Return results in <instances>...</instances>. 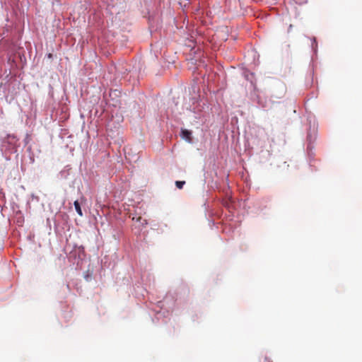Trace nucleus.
<instances>
[{
    "mask_svg": "<svg viewBox=\"0 0 362 362\" xmlns=\"http://www.w3.org/2000/svg\"><path fill=\"white\" fill-rule=\"evenodd\" d=\"M181 136L182 139H185L187 142L192 143V132L187 129H182Z\"/></svg>",
    "mask_w": 362,
    "mask_h": 362,
    "instance_id": "nucleus-1",
    "label": "nucleus"
},
{
    "mask_svg": "<svg viewBox=\"0 0 362 362\" xmlns=\"http://www.w3.org/2000/svg\"><path fill=\"white\" fill-rule=\"evenodd\" d=\"M74 207H75V209H76L77 214L80 216H83V212H82V210H81V208L79 202L78 201H75L74 203Z\"/></svg>",
    "mask_w": 362,
    "mask_h": 362,
    "instance_id": "nucleus-2",
    "label": "nucleus"
},
{
    "mask_svg": "<svg viewBox=\"0 0 362 362\" xmlns=\"http://www.w3.org/2000/svg\"><path fill=\"white\" fill-rule=\"evenodd\" d=\"M132 220H136V221L140 222L142 226L144 227L148 224L147 221L146 219H143L141 216H138L136 218L133 217Z\"/></svg>",
    "mask_w": 362,
    "mask_h": 362,
    "instance_id": "nucleus-3",
    "label": "nucleus"
},
{
    "mask_svg": "<svg viewBox=\"0 0 362 362\" xmlns=\"http://www.w3.org/2000/svg\"><path fill=\"white\" fill-rule=\"evenodd\" d=\"M185 181H176L175 185L178 189H182L183 186L185 185Z\"/></svg>",
    "mask_w": 362,
    "mask_h": 362,
    "instance_id": "nucleus-4",
    "label": "nucleus"
},
{
    "mask_svg": "<svg viewBox=\"0 0 362 362\" xmlns=\"http://www.w3.org/2000/svg\"><path fill=\"white\" fill-rule=\"evenodd\" d=\"M47 57H48V58H52V54L49 53V54H48Z\"/></svg>",
    "mask_w": 362,
    "mask_h": 362,
    "instance_id": "nucleus-5",
    "label": "nucleus"
}]
</instances>
